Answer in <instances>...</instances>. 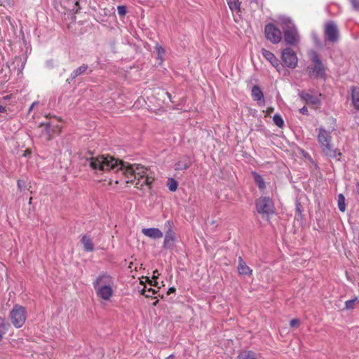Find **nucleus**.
<instances>
[{
  "instance_id": "obj_1",
  "label": "nucleus",
  "mask_w": 359,
  "mask_h": 359,
  "mask_svg": "<svg viewBox=\"0 0 359 359\" xmlns=\"http://www.w3.org/2000/svg\"><path fill=\"white\" fill-rule=\"evenodd\" d=\"M90 168L97 171H107L112 170L115 172L121 171L126 179V183H133L136 181L135 187L142 189L145 185H151L154 180L151 170L141 164L129 163L115 158L111 156L100 155L87 158Z\"/></svg>"
},
{
  "instance_id": "obj_2",
  "label": "nucleus",
  "mask_w": 359,
  "mask_h": 359,
  "mask_svg": "<svg viewBox=\"0 0 359 359\" xmlns=\"http://www.w3.org/2000/svg\"><path fill=\"white\" fill-rule=\"evenodd\" d=\"M318 141L320 146L322 152L330 158H337L341 155L332 144V136L330 133L323 128L318 129Z\"/></svg>"
},
{
  "instance_id": "obj_3",
  "label": "nucleus",
  "mask_w": 359,
  "mask_h": 359,
  "mask_svg": "<svg viewBox=\"0 0 359 359\" xmlns=\"http://www.w3.org/2000/svg\"><path fill=\"white\" fill-rule=\"evenodd\" d=\"M284 34V41L287 45H296L300 41V36L297 27L290 18H283L281 20Z\"/></svg>"
},
{
  "instance_id": "obj_4",
  "label": "nucleus",
  "mask_w": 359,
  "mask_h": 359,
  "mask_svg": "<svg viewBox=\"0 0 359 359\" xmlns=\"http://www.w3.org/2000/svg\"><path fill=\"white\" fill-rule=\"evenodd\" d=\"M310 58L313 66L307 67V72L311 78L325 79V67L316 51H311Z\"/></svg>"
},
{
  "instance_id": "obj_5",
  "label": "nucleus",
  "mask_w": 359,
  "mask_h": 359,
  "mask_svg": "<svg viewBox=\"0 0 359 359\" xmlns=\"http://www.w3.org/2000/svg\"><path fill=\"white\" fill-rule=\"evenodd\" d=\"M9 317L13 326L20 328L23 326L27 318V313L25 307L15 305L10 312Z\"/></svg>"
},
{
  "instance_id": "obj_6",
  "label": "nucleus",
  "mask_w": 359,
  "mask_h": 359,
  "mask_svg": "<svg viewBox=\"0 0 359 359\" xmlns=\"http://www.w3.org/2000/svg\"><path fill=\"white\" fill-rule=\"evenodd\" d=\"M256 209L263 217H269L274 213V205L269 197H260L256 201Z\"/></svg>"
},
{
  "instance_id": "obj_7",
  "label": "nucleus",
  "mask_w": 359,
  "mask_h": 359,
  "mask_svg": "<svg viewBox=\"0 0 359 359\" xmlns=\"http://www.w3.org/2000/svg\"><path fill=\"white\" fill-rule=\"evenodd\" d=\"M282 60L287 67L294 69L297 66L298 58L294 51L290 48L283 50Z\"/></svg>"
},
{
  "instance_id": "obj_8",
  "label": "nucleus",
  "mask_w": 359,
  "mask_h": 359,
  "mask_svg": "<svg viewBox=\"0 0 359 359\" xmlns=\"http://www.w3.org/2000/svg\"><path fill=\"white\" fill-rule=\"evenodd\" d=\"M266 38L273 43H278L282 39L281 31L273 24H268L264 29Z\"/></svg>"
},
{
  "instance_id": "obj_9",
  "label": "nucleus",
  "mask_w": 359,
  "mask_h": 359,
  "mask_svg": "<svg viewBox=\"0 0 359 359\" xmlns=\"http://www.w3.org/2000/svg\"><path fill=\"white\" fill-rule=\"evenodd\" d=\"M165 227L167 229L163 241V248L170 249L174 246L175 241V233L172 231V222L168 220L165 223Z\"/></svg>"
},
{
  "instance_id": "obj_10",
  "label": "nucleus",
  "mask_w": 359,
  "mask_h": 359,
  "mask_svg": "<svg viewBox=\"0 0 359 359\" xmlns=\"http://www.w3.org/2000/svg\"><path fill=\"white\" fill-rule=\"evenodd\" d=\"M324 33L325 39L332 43H335L339 39V30L333 21H329L325 24Z\"/></svg>"
},
{
  "instance_id": "obj_11",
  "label": "nucleus",
  "mask_w": 359,
  "mask_h": 359,
  "mask_svg": "<svg viewBox=\"0 0 359 359\" xmlns=\"http://www.w3.org/2000/svg\"><path fill=\"white\" fill-rule=\"evenodd\" d=\"M93 287L114 286V278L107 272H101L93 282Z\"/></svg>"
},
{
  "instance_id": "obj_12",
  "label": "nucleus",
  "mask_w": 359,
  "mask_h": 359,
  "mask_svg": "<svg viewBox=\"0 0 359 359\" xmlns=\"http://www.w3.org/2000/svg\"><path fill=\"white\" fill-rule=\"evenodd\" d=\"M298 95L301 98L302 100L305 102L306 104H313V105H318L321 102L320 97L321 94L314 92L313 94H311L304 90L299 91Z\"/></svg>"
},
{
  "instance_id": "obj_13",
  "label": "nucleus",
  "mask_w": 359,
  "mask_h": 359,
  "mask_svg": "<svg viewBox=\"0 0 359 359\" xmlns=\"http://www.w3.org/2000/svg\"><path fill=\"white\" fill-rule=\"evenodd\" d=\"M114 286H102L100 287H94L97 296L100 299L109 301L113 296Z\"/></svg>"
},
{
  "instance_id": "obj_14",
  "label": "nucleus",
  "mask_w": 359,
  "mask_h": 359,
  "mask_svg": "<svg viewBox=\"0 0 359 359\" xmlns=\"http://www.w3.org/2000/svg\"><path fill=\"white\" fill-rule=\"evenodd\" d=\"M39 128H41V135L46 140H49L51 138L52 134L56 131L58 127L52 126L50 122H46L41 123Z\"/></svg>"
},
{
  "instance_id": "obj_15",
  "label": "nucleus",
  "mask_w": 359,
  "mask_h": 359,
  "mask_svg": "<svg viewBox=\"0 0 359 359\" xmlns=\"http://www.w3.org/2000/svg\"><path fill=\"white\" fill-rule=\"evenodd\" d=\"M262 54L264 57L278 71H280L281 68V65L278 59L275 56V55L270 52L269 50L263 48L262 50Z\"/></svg>"
},
{
  "instance_id": "obj_16",
  "label": "nucleus",
  "mask_w": 359,
  "mask_h": 359,
  "mask_svg": "<svg viewBox=\"0 0 359 359\" xmlns=\"http://www.w3.org/2000/svg\"><path fill=\"white\" fill-rule=\"evenodd\" d=\"M192 163L191 158L188 156H183L179 158L177 162L175 165V169L176 170H183L189 168Z\"/></svg>"
},
{
  "instance_id": "obj_17",
  "label": "nucleus",
  "mask_w": 359,
  "mask_h": 359,
  "mask_svg": "<svg viewBox=\"0 0 359 359\" xmlns=\"http://www.w3.org/2000/svg\"><path fill=\"white\" fill-rule=\"evenodd\" d=\"M142 232L144 236L153 239H158L163 236V233L157 228L143 229Z\"/></svg>"
},
{
  "instance_id": "obj_18",
  "label": "nucleus",
  "mask_w": 359,
  "mask_h": 359,
  "mask_svg": "<svg viewBox=\"0 0 359 359\" xmlns=\"http://www.w3.org/2000/svg\"><path fill=\"white\" fill-rule=\"evenodd\" d=\"M236 359H259V355L251 350L241 351Z\"/></svg>"
},
{
  "instance_id": "obj_19",
  "label": "nucleus",
  "mask_w": 359,
  "mask_h": 359,
  "mask_svg": "<svg viewBox=\"0 0 359 359\" xmlns=\"http://www.w3.org/2000/svg\"><path fill=\"white\" fill-rule=\"evenodd\" d=\"M238 271L240 275H251L252 271L241 257H238Z\"/></svg>"
},
{
  "instance_id": "obj_20",
  "label": "nucleus",
  "mask_w": 359,
  "mask_h": 359,
  "mask_svg": "<svg viewBox=\"0 0 359 359\" xmlns=\"http://www.w3.org/2000/svg\"><path fill=\"white\" fill-rule=\"evenodd\" d=\"M251 95L254 100L261 101L264 100V95L258 86H254L251 90Z\"/></svg>"
},
{
  "instance_id": "obj_21",
  "label": "nucleus",
  "mask_w": 359,
  "mask_h": 359,
  "mask_svg": "<svg viewBox=\"0 0 359 359\" xmlns=\"http://www.w3.org/2000/svg\"><path fill=\"white\" fill-rule=\"evenodd\" d=\"M81 243L83 249L87 252H92L94 250V244L92 240L87 236H83L81 238Z\"/></svg>"
},
{
  "instance_id": "obj_22",
  "label": "nucleus",
  "mask_w": 359,
  "mask_h": 359,
  "mask_svg": "<svg viewBox=\"0 0 359 359\" xmlns=\"http://www.w3.org/2000/svg\"><path fill=\"white\" fill-rule=\"evenodd\" d=\"M88 67L86 64H83L81 66L76 68L70 75L71 80H74L78 76L83 74L88 69Z\"/></svg>"
},
{
  "instance_id": "obj_23",
  "label": "nucleus",
  "mask_w": 359,
  "mask_h": 359,
  "mask_svg": "<svg viewBox=\"0 0 359 359\" xmlns=\"http://www.w3.org/2000/svg\"><path fill=\"white\" fill-rule=\"evenodd\" d=\"M352 102L354 106V107L359 110V88L356 87L352 88Z\"/></svg>"
},
{
  "instance_id": "obj_24",
  "label": "nucleus",
  "mask_w": 359,
  "mask_h": 359,
  "mask_svg": "<svg viewBox=\"0 0 359 359\" xmlns=\"http://www.w3.org/2000/svg\"><path fill=\"white\" fill-rule=\"evenodd\" d=\"M359 304V298L355 296L353 299L345 302V310H352L355 309V306Z\"/></svg>"
},
{
  "instance_id": "obj_25",
  "label": "nucleus",
  "mask_w": 359,
  "mask_h": 359,
  "mask_svg": "<svg viewBox=\"0 0 359 359\" xmlns=\"http://www.w3.org/2000/svg\"><path fill=\"white\" fill-rule=\"evenodd\" d=\"M227 4L232 12L240 11L241 2L238 0H226Z\"/></svg>"
},
{
  "instance_id": "obj_26",
  "label": "nucleus",
  "mask_w": 359,
  "mask_h": 359,
  "mask_svg": "<svg viewBox=\"0 0 359 359\" xmlns=\"http://www.w3.org/2000/svg\"><path fill=\"white\" fill-rule=\"evenodd\" d=\"M252 174L254 175L255 181L259 189H264L265 188V182L262 177L256 172H253Z\"/></svg>"
},
{
  "instance_id": "obj_27",
  "label": "nucleus",
  "mask_w": 359,
  "mask_h": 359,
  "mask_svg": "<svg viewBox=\"0 0 359 359\" xmlns=\"http://www.w3.org/2000/svg\"><path fill=\"white\" fill-rule=\"evenodd\" d=\"M274 123L279 128H283L285 123L282 116L279 114H276L273 117Z\"/></svg>"
},
{
  "instance_id": "obj_28",
  "label": "nucleus",
  "mask_w": 359,
  "mask_h": 359,
  "mask_svg": "<svg viewBox=\"0 0 359 359\" xmlns=\"http://www.w3.org/2000/svg\"><path fill=\"white\" fill-rule=\"evenodd\" d=\"M338 208L341 212H344L346 210L345 198L341 194L338 196Z\"/></svg>"
},
{
  "instance_id": "obj_29",
  "label": "nucleus",
  "mask_w": 359,
  "mask_h": 359,
  "mask_svg": "<svg viewBox=\"0 0 359 359\" xmlns=\"http://www.w3.org/2000/svg\"><path fill=\"white\" fill-rule=\"evenodd\" d=\"M7 327L8 325L5 323L4 319L0 318V341L1 340L3 336L6 334Z\"/></svg>"
},
{
  "instance_id": "obj_30",
  "label": "nucleus",
  "mask_w": 359,
  "mask_h": 359,
  "mask_svg": "<svg viewBox=\"0 0 359 359\" xmlns=\"http://www.w3.org/2000/svg\"><path fill=\"white\" fill-rule=\"evenodd\" d=\"M177 185H178L177 182L176 180H175L174 179L169 178L168 180V187L170 191H176V189L177 188Z\"/></svg>"
},
{
  "instance_id": "obj_31",
  "label": "nucleus",
  "mask_w": 359,
  "mask_h": 359,
  "mask_svg": "<svg viewBox=\"0 0 359 359\" xmlns=\"http://www.w3.org/2000/svg\"><path fill=\"white\" fill-rule=\"evenodd\" d=\"M157 292L152 289V288H149V289H146V287H144V289L142 290L141 291V294L144 295L146 297H152L153 294H156Z\"/></svg>"
},
{
  "instance_id": "obj_32",
  "label": "nucleus",
  "mask_w": 359,
  "mask_h": 359,
  "mask_svg": "<svg viewBox=\"0 0 359 359\" xmlns=\"http://www.w3.org/2000/svg\"><path fill=\"white\" fill-rule=\"evenodd\" d=\"M117 11L120 16H124L126 14V7L125 6H118Z\"/></svg>"
},
{
  "instance_id": "obj_33",
  "label": "nucleus",
  "mask_w": 359,
  "mask_h": 359,
  "mask_svg": "<svg viewBox=\"0 0 359 359\" xmlns=\"http://www.w3.org/2000/svg\"><path fill=\"white\" fill-rule=\"evenodd\" d=\"M155 49H156V51L157 52L158 57L161 58L165 53L163 48L160 46H156Z\"/></svg>"
},
{
  "instance_id": "obj_34",
  "label": "nucleus",
  "mask_w": 359,
  "mask_h": 359,
  "mask_svg": "<svg viewBox=\"0 0 359 359\" xmlns=\"http://www.w3.org/2000/svg\"><path fill=\"white\" fill-rule=\"evenodd\" d=\"M299 323H300L299 320H298V319H292L290 322V325L291 327H298Z\"/></svg>"
},
{
  "instance_id": "obj_35",
  "label": "nucleus",
  "mask_w": 359,
  "mask_h": 359,
  "mask_svg": "<svg viewBox=\"0 0 359 359\" xmlns=\"http://www.w3.org/2000/svg\"><path fill=\"white\" fill-rule=\"evenodd\" d=\"M351 2L354 9L359 11V0H351Z\"/></svg>"
},
{
  "instance_id": "obj_36",
  "label": "nucleus",
  "mask_w": 359,
  "mask_h": 359,
  "mask_svg": "<svg viewBox=\"0 0 359 359\" xmlns=\"http://www.w3.org/2000/svg\"><path fill=\"white\" fill-rule=\"evenodd\" d=\"M299 112L302 114H305V115H307L308 114V109L306 107H303L302 108H301L299 109Z\"/></svg>"
},
{
  "instance_id": "obj_37",
  "label": "nucleus",
  "mask_w": 359,
  "mask_h": 359,
  "mask_svg": "<svg viewBox=\"0 0 359 359\" xmlns=\"http://www.w3.org/2000/svg\"><path fill=\"white\" fill-rule=\"evenodd\" d=\"M39 102H37V101H36V102H34L31 104V106H30V107H29V111L30 112V111H32V109H33L36 106H37V105L39 104Z\"/></svg>"
},
{
  "instance_id": "obj_38",
  "label": "nucleus",
  "mask_w": 359,
  "mask_h": 359,
  "mask_svg": "<svg viewBox=\"0 0 359 359\" xmlns=\"http://www.w3.org/2000/svg\"><path fill=\"white\" fill-rule=\"evenodd\" d=\"M274 109L273 107H269L267 108L266 112V114L267 115H270L273 111Z\"/></svg>"
},
{
  "instance_id": "obj_39",
  "label": "nucleus",
  "mask_w": 359,
  "mask_h": 359,
  "mask_svg": "<svg viewBox=\"0 0 359 359\" xmlns=\"http://www.w3.org/2000/svg\"><path fill=\"white\" fill-rule=\"evenodd\" d=\"M158 275H159L158 271L157 270L154 271L153 273V278L156 279L158 278Z\"/></svg>"
},
{
  "instance_id": "obj_40",
  "label": "nucleus",
  "mask_w": 359,
  "mask_h": 359,
  "mask_svg": "<svg viewBox=\"0 0 359 359\" xmlns=\"http://www.w3.org/2000/svg\"><path fill=\"white\" fill-rule=\"evenodd\" d=\"M6 111V109L5 107L2 106L0 104V113H5Z\"/></svg>"
},
{
  "instance_id": "obj_41",
  "label": "nucleus",
  "mask_w": 359,
  "mask_h": 359,
  "mask_svg": "<svg viewBox=\"0 0 359 359\" xmlns=\"http://www.w3.org/2000/svg\"><path fill=\"white\" fill-rule=\"evenodd\" d=\"M175 291V288L172 287H170L168 291L167 292V294H170L171 293L174 292Z\"/></svg>"
},
{
  "instance_id": "obj_42",
  "label": "nucleus",
  "mask_w": 359,
  "mask_h": 359,
  "mask_svg": "<svg viewBox=\"0 0 359 359\" xmlns=\"http://www.w3.org/2000/svg\"><path fill=\"white\" fill-rule=\"evenodd\" d=\"M22 182L21 180L18 181V187L20 190L22 189Z\"/></svg>"
},
{
  "instance_id": "obj_43",
  "label": "nucleus",
  "mask_w": 359,
  "mask_h": 359,
  "mask_svg": "<svg viewBox=\"0 0 359 359\" xmlns=\"http://www.w3.org/2000/svg\"><path fill=\"white\" fill-rule=\"evenodd\" d=\"M165 359H174V356H173V355H170L169 356L165 358Z\"/></svg>"
},
{
  "instance_id": "obj_44",
  "label": "nucleus",
  "mask_w": 359,
  "mask_h": 359,
  "mask_svg": "<svg viewBox=\"0 0 359 359\" xmlns=\"http://www.w3.org/2000/svg\"><path fill=\"white\" fill-rule=\"evenodd\" d=\"M357 191L359 195V182L357 184Z\"/></svg>"
},
{
  "instance_id": "obj_45",
  "label": "nucleus",
  "mask_w": 359,
  "mask_h": 359,
  "mask_svg": "<svg viewBox=\"0 0 359 359\" xmlns=\"http://www.w3.org/2000/svg\"><path fill=\"white\" fill-rule=\"evenodd\" d=\"M151 285H156L157 284V282L155 281V283L154 284H152L151 282L150 283Z\"/></svg>"
},
{
  "instance_id": "obj_46",
  "label": "nucleus",
  "mask_w": 359,
  "mask_h": 359,
  "mask_svg": "<svg viewBox=\"0 0 359 359\" xmlns=\"http://www.w3.org/2000/svg\"><path fill=\"white\" fill-rule=\"evenodd\" d=\"M158 300H157V301H156V302L154 303V306H156V304L158 303Z\"/></svg>"
}]
</instances>
